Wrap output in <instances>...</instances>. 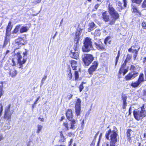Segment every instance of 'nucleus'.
<instances>
[{"mask_svg": "<svg viewBox=\"0 0 146 146\" xmlns=\"http://www.w3.org/2000/svg\"><path fill=\"white\" fill-rule=\"evenodd\" d=\"M75 42V41H74ZM75 44L74 45V49L75 51L78 52L79 48L78 45V41L77 43L74 42Z\"/></svg>", "mask_w": 146, "mask_h": 146, "instance_id": "cd10ccee", "label": "nucleus"}, {"mask_svg": "<svg viewBox=\"0 0 146 146\" xmlns=\"http://www.w3.org/2000/svg\"><path fill=\"white\" fill-rule=\"evenodd\" d=\"M9 50H7L6 52V54H8V53H9Z\"/></svg>", "mask_w": 146, "mask_h": 146, "instance_id": "69168bd1", "label": "nucleus"}, {"mask_svg": "<svg viewBox=\"0 0 146 146\" xmlns=\"http://www.w3.org/2000/svg\"><path fill=\"white\" fill-rule=\"evenodd\" d=\"M66 115L67 119L70 121H71L72 117V113L71 109H68L67 111Z\"/></svg>", "mask_w": 146, "mask_h": 146, "instance_id": "ddd939ff", "label": "nucleus"}, {"mask_svg": "<svg viewBox=\"0 0 146 146\" xmlns=\"http://www.w3.org/2000/svg\"><path fill=\"white\" fill-rule=\"evenodd\" d=\"M131 58V56L130 54H128L126 60H125L124 63H126L127 62H129V61Z\"/></svg>", "mask_w": 146, "mask_h": 146, "instance_id": "7c9ffc66", "label": "nucleus"}, {"mask_svg": "<svg viewBox=\"0 0 146 146\" xmlns=\"http://www.w3.org/2000/svg\"><path fill=\"white\" fill-rule=\"evenodd\" d=\"M131 131V130L130 129H129L127 131V137H130V132Z\"/></svg>", "mask_w": 146, "mask_h": 146, "instance_id": "8fccbe9b", "label": "nucleus"}, {"mask_svg": "<svg viewBox=\"0 0 146 146\" xmlns=\"http://www.w3.org/2000/svg\"><path fill=\"white\" fill-rule=\"evenodd\" d=\"M100 35V30H96L94 32V35L96 36H99Z\"/></svg>", "mask_w": 146, "mask_h": 146, "instance_id": "c9c22d12", "label": "nucleus"}, {"mask_svg": "<svg viewBox=\"0 0 146 146\" xmlns=\"http://www.w3.org/2000/svg\"><path fill=\"white\" fill-rule=\"evenodd\" d=\"M109 12L111 16L110 25H113L115 20L119 18V15L114 8L110 5H109Z\"/></svg>", "mask_w": 146, "mask_h": 146, "instance_id": "7ed1b4c3", "label": "nucleus"}, {"mask_svg": "<svg viewBox=\"0 0 146 146\" xmlns=\"http://www.w3.org/2000/svg\"><path fill=\"white\" fill-rule=\"evenodd\" d=\"M67 78L68 80H70L72 78V75L70 69H68L67 70Z\"/></svg>", "mask_w": 146, "mask_h": 146, "instance_id": "393cba45", "label": "nucleus"}, {"mask_svg": "<svg viewBox=\"0 0 146 146\" xmlns=\"http://www.w3.org/2000/svg\"><path fill=\"white\" fill-rule=\"evenodd\" d=\"M17 64V60L15 58H13L12 59L11 64L13 66H15Z\"/></svg>", "mask_w": 146, "mask_h": 146, "instance_id": "473e14b6", "label": "nucleus"}, {"mask_svg": "<svg viewBox=\"0 0 146 146\" xmlns=\"http://www.w3.org/2000/svg\"><path fill=\"white\" fill-rule=\"evenodd\" d=\"M84 46L82 48V50L84 52H88L93 49V46L91 39L89 38L86 37L84 42Z\"/></svg>", "mask_w": 146, "mask_h": 146, "instance_id": "20e7f679", "label": "nucleus"}, {"mask_svg": "<svg viewBox=\"0 0 146 146\" xmlns=\"http://www.w3.org/2000/svg\"><path fill=\"white\" fill-rule=\"evenodd\" d=\"M127 97L125 95L122 97V99L123 100V108L125 109L127 106V103L126 102Z\"/></svg>", "mask_w": 146, "mask_h": 146, "instance_id": "412c9836", "label": "nucleus"}, {"mask_svg": "<svg viewBox=\"0 0 146 146\" xmlns=\"http://www.w3.org/2000/svg\"><path fill=\"white\" fill-rule=\"evenodd\" d=\"M145 78L146 80V70L145 71Z\"/></svg>", "mask_w": 146, "mask_h": 146, "instance_id": "774afa93", "label": "nucleus"}, {"mask_svg": "<svg viewBox=\"0 0 146 146\" xmlns=\"http://www.w3.org/2000/svg\"><path fill=\"white\" fill-rule=\"evenodd\" d=\"M143 105L141 108L134 110L133 111V114L135 119L137 120L142 119L146 116V110L144 108Z\"/></svg>", "mask_w": 146, "mask_h": 146, "instance_id": "f03ea898", "label": "nucleus"}, {"mask_svg": "<svg viewBox=\"0 0 146 146\" xmlns=\"http://www.w3.org/2000/svg\"><path fill=\"white\" fill-rule=\"evenodd\" d=\"M84 124V120H83L82 122V126Z\"/></svg>", "mask_w": 146, "mask_h": 146, "instance_id": "338daca9", "label": "nucleus"}, {"mask_svg": "<svg viewBox=\"0 0 146 146\" xmlns=\"http://www.w3.org/2000/svg\"><path fill=\"white\" fill-rule=\"evenodd\" d=\"M131 113V107H130L129 110V115H130Z\"/></svg>", "mask_w": 146, "mask_h": 146, "instance_id": "680f3d73", "label": "nucleus"}, {"mask_svg": "<svg viewBox=\"0 0 146 146\" xmlns=\"http://www.w3.org/2000/svg\"><path fill=\"white\" fill-rule=\"evenodd\" d=\"M126 65V63H124L121 65L119 72V74H121L123 73V75H124L128 72V68H125Z\"/></svg>", "mask_w": 146, "mask_h": 146, "instance_id": "9b49d317", "label": "nucleus"}, {"mask_svg": "<svg viewBox=\"0 0 146 146\" xmlns=\"http://www.w3.org/2000/svg\"><path fill=\"white\" fill-rule=\"evenodd\" d=\"M75 79H77L79 77L78 73V71H75L74 73Z\"/></svg>", "mask_w": 146, "mask_h": 146, "instance_id": "79ce46f5", "label": "nucleus"}, {"mask_svg": "<svg viewBox=\"0 0 146 146\" xmlns=\"http://www.w3.org/2000/svg\"><path fill=\"white\" fill-rule=\"evenodd\" d=\"M28 30V28L27 27H22L20 29V32L21 33L27 32Z\"/></svg>", "mask_w": 146, "mask_h": 146, "instance_id": "bb28decb", "label": "nucleus"}, {"mask_svg": "<svg viewBox=\"0 0 146 146\" xmlns=\"http://www.w3.org/2000/svg\"><path fill=\"white\" fill-rule=\"evenodd\" d=\"M27 52L26 51H25V52H24L23 53V57L24 58H25V56H26L27 55Z\"/></svg>", "mask_w": 146, "mask_h": 146, "instance_id": "864d4df0", "label": "nucleus"}, {"mask_svg": "<svg viewBox=\"0 0 146 146\" xmlns=\"http://www.w3.org/2000/svg\"><path fill=\"white\" fill-rule=\"evenodd\" d=\"M3 139V136L1 135H0V141L1 140H2Z\"/></svg>", "mask_w": 146, "mask_h": 146, "instance_id": "e2e57ef3", "label": "nucleus"}, {"mask_svg": "<svg viewBox=\"0 0 146 146\" xmlns=\"http://www.w3.org/2000/svg\"><path fill=\"white\" fill-rule=\"evenodd\" d=\"M81 34L80 30H78L76 33V35L75 37V42L77 43L78 41H79L80 39V36Z\"/></svg>", "mask_w": 146, "mask_h": 146, "instance_id": "dca6fc26", "label": "nucleus"}, {"mask_svg": "<svg viewBox=\"0 0 146 146\" xmlns=\"http://www.w3.org/2000/svg\"><path fill=\"white\" fill-rule=\"evenodd\" d=\"M65 138H64V136L61 138V139L60 140V141L61 142V141L62 142H64L65 141Z\"/></svg>", "mask_w": 146, "mask_h": 146, "instance_id": "3c124183", "label": "nucleus"}, {"mask_svg": "<svg viewBox=\"0 0 146 146\" xmlns=\"http://www.w3.org/2000/svg\"><path fill=\"white\" fill-rule=\"evenodd\" d=\"M38 119L41 121H44V118H43L39 117Z\"/></svg>", "mask_w": 146, "mask_h": 146, "instance_id": "4d7b16f0", "label": "nucleus"}, {"mask_svg": "<svg viewBox=\"0 0 146 146\" xmlns=\"http://www.w3.org/2000/svg\"><path fill=\"white\" fill-rule=\"evenodd\" d=\"M3 106L2 105V104H1V106H0V112H2L3 111Z\"/></svg>", "mask_w": 146, "mask_h": 146, "instance_id": "5fc2aeb1", "label": "nucleus"}, {"mask_svg": "<svg viewBox=\"0 0 146 146\" xmlns=\"http://www.w3.org/2000/svg\"><path fill=\"white\" fill-rule=\"evenodd\" d=\"M138 52H135L133 55V58L134 60H135L137 56Z\"/></svg>", "mask_w": 146, "mask_h": 146, "instance_id": "de8ad7c7", "label": "nucleus"}, {"mask_svg": "<svg viewBox=\"0 0 146 146\" xmlns=\"http://www.w3.org/2000/svg\"><path fill=\"white\" fill-rule=\"evenodd\" d=\"M10 31H7L6 30V36L5 37H7H7H9V36L10 33Z\"/></svg>", "mask_w": 146, "mask_h": 146, "instance_id": "c03bdc74", "label": "nucleus"}, {"mask_svg": "<svg viewBox=\"0 0 146 146\" xmlns=\"http://www.w3.org/2000/svg\"><path fill=\"white\" fill-rule=\"evenodd\" d=\"M119 56H120V51H119L118 52L117 55V56L116 57V59H115V66L117 64V63Z\"/></svg>", "mask_w": 146, "mask_h": 146, "instance_id": "58836bf2", "label": "nucleus"}, {"mask_svg": "<svg viewBox=\"0 0 146 146\" xmlns=\"http://www.w3.org/2000/svg\"><path fill=\"white\" fill-rule=\"evenodd\" d=\"M132 6V12H136L137 11V9L136 7L133 5V4H132L131 5Z\"/></svg>", "mask_w": 146, "mask_h": 146, "instance_id": "f704fd0d", "label": "nucleus"}, {"mask_svg": "<svg viewBox=\"0 0 146 146\" xmlns=\"http://www.w3.org/2000/svg\"><path fill=\"white\" fill-rule=\"evenodd\" d=\"M136 69V67L134 65H131V66L130 70H134Z\"/></svg>", "mask_w": 146, "mask_h": 146, "instance_id": "a18cd8bd", "label": "nucleus"}, {"mask_svg": "<svg viewBox=\"0 0 146 146\" xmlns=\"http://www.w3.org/2000/svg\"><path fill=\"white\" fill-rule=\"evenodd\" d=\"M47 78V76H46L42 78L41 81V83L42 84L44 83V82L45 80Z\"/></svg>", "mask_w": 146, "mask_h": 146, "instance_id": "09e8293b", "label": "nucleus"}, {"mask_svg": "<svg viewBox=\"0 0 146 146\" xmlns=\"http://www.w3.org/2000/svg\"><path fill=\"white\" fill-rule=\"evenodd\" d=\"M94 44L96 48L97 49L101 50H103L104 49V48L101 42L100 41L98 43L95 42Z\"/></svg>", "mask_w": 146, "mask_h": 146, "instance_id": "f3484780", "label": "nucleus"}, {"mask_svg": "<svg viewBox=\"0 0 146 146\" xmlns=\"http://www.w3.org/2000/svg\"><path fill=\"white\" fill-rule=\"evenodd\" d=\"M138 74V73L135 71L132 72H130L125 77V79L127 80H129L133 79L136 77Z\"/></svg>", "mask_w": 146, "mask_h": 146, "instance_id": "1a4fd4ad", "label": "nucleus"}, {"mask_svg": "<svg viewBox=\"0 0 146 146\" xmlns=\"http://www.w3.org/2000/svg\"><path fill=\"white\" fill-rule=\"evenodd\" d=\"M77 122V121L74 119H73L70 122V128L71 129H74V126L76 124Z\"/></svg>", "mask_w": 146, "mask_h": 146, "instance_id": "5701e85b", "label": "nucleus"}, {"mask_svg": "<svg viewBox=\"0 0 146 146\" xmlns=\"http://www.w3.org/2000/svg\"><path fill=\"white\" fill-rule=\"evenodd\" d=\"M11 106V105L10 104L6 107L4 115V118L9 120V121H10L11 116L13 113V112L10 111Z\"/></svg>", "mask_w": 146, "mask_h": 146, "instance_id": "0eeeda50", "label": "nucleus"}, {"mask_svg": "<svg viewBox=\"0 0 146 146\" xmlns=\"http://www.w3.org/2000/svg\"><path fill=\"white\" fill-rule=\"evenodd\" d=\"M40 98V96H39L38 97V98H37V100H36L35 102L34 103V104H36L37 103V102L38 101V100Z\"/></svg>", "mask_w": 146, "mask_h": 146, "instance_id": "13d9d810", "label": "nucleus"}, {"mask_svg": "<svg viewBox=\"0 0 146 146\" xmlns=\"http://www.w3.org/2000/svg\"><path fill=\"white\" fill-rule=\"evenodd\" d=\"M140 84L137 81L136 82H132L130 84V86L133 88L138 87Z\"/></svg>", "mask_w": 146, "mask_h": 146, "instance_id": "a878e982", "label": "nucleus"}, {"mask_svg": "<svg viewBox=\"0 0 146 146\" xmlns=\"http://www.w3.org/2000/svg\"><path fill=\"white\" fill-rule=\"evenodd\" d=\"M7 37H5V40L4 41V44L3 45V47H4L6 46L7 45V44L8 41L7 40Z\"/></svg>", "mask_w": 146, "mask_h": 146, "instance_id": "a19ab883", "label": "nucleus"}, {"mask_svg": "<svg viewBox=\"0 0 146 146\" xmlns=\"http://www.w3.org/2000/svg\"><path fill=\"white\" fill-rule=\"evenodd\" d=\"M94 59V57L90 54H84L82 60L86 66H88L92 62Z\"/></svg>", "mask_w": 146, "mask_h": 146, "instance_id": "39448f33", "label": "nucleus"}, {"mask_svg": "<svg viewBox=\"0 0 146 146\" xmlns=\"http://www.w3.org/2000/svg\"><path fill=\"white\" fill-rule=\"evenodd\" d=\"M70 63L73 69V70H76V68L77 67V62L75 60H72L71 61Z\"/></svg>", "mask_w": 146, "mask_h": 146, "instance_id": "6ab92c4d", "label": "nucleus"}, {"mask_svg": "<svg viewBox=\"0 0 146 146\" xmlns=\"http://www.w3.org/2000/svg\"><path fill=\"white\" fill-rule=\"evenodd\" d=\"M143 0H133L132 1L133 3H136L137 4H140Z\"/></svg>", "mask_w": 146, "mask_h": 146, "instance_id": "4c0bfd02", "label": "nucleus"}, {"mask_svg": "<svg viewBox=\"0 0 146 146\" xmlns=\"http://www.w3.org/2000/svg\"><path fill=\"white\" fill-rule=\"evenodd\" d=\"M81 100L78 98L76 100L75 105V112L77 116L79 115L80 113Z\"/></svg>", "mask_w": 146, "mask_h": 146, "instance_id": "6e6552de", "label": "nucleus"}, {"mask_svg": "<svg viewBox=\"0 0 146 146\" xmlns=\"http://www.w3.org/2000/svg\"><path fill=\"white\" fill-rule=\"evenodd\" d=\"M124 3V6L125 7H126L127 5V1L126 0H123Z\"/></svg>", "mask_w": 146, "mask_h": 146, "instance_id": "603ef678", "label": "nucleus"}, {"mask_svg": "<svg viewBox=\"0 0 146 146\" xmlns=\"http://www.w3.org/2000/svg\"><path fill=\"white\" fill-rule=\"evenodd\" d=\"M11 22H9L8 23V25L7 27L6 30L7 31H11L12 28V26L11 25Z\"/></svg>", "mask_w": 146, "mask_h": 146, "instance_id": "72a5a7b5", "label": "nucleus"}, {"mask_svg": "<svg viewBox=\"0 0 146 146\" xmlns=\"http://www.w3.org/2000/svg\"><path fill=\"white\" fill-rule=\"evenodd\" d=\"M102 18L103 19L105 22H108L109 21V23L110 24V19L109 17V15L106 12H105L102 14Z\"/></svg>", "mask_w": 146, "mask_h": 146, "instance_id": "4468645a", "label": "nucleus"}, {"mask_svg": "<svg viewBox=\"0 0 146 146\" xmlns=\"http://www.w3.org/2000/svg\"><path fill=\"white\" fill-rule=\"evenodd\" d=\"M17 74V71L14 69H11L10 72V75L12 77H15Z\"/></svg>", "mask_w": 146, "mask_h": 146, "instance_id": "b1692460", "label": "nucleus"}, {"mask_svg": "<svg viewBox=\"0 0 146 146\" xmlns=\"http://www.w3.org/2000/svg\"><path fill=\"white\" fill-rule=\"evenodd\" d=\"M108 39V37L107 38H106L105 39V40H104V43H105V44H106L107 43V42H108V41H107V39Z\"/></svg>", "mask_w": 146, "mask_h": 146, "instance_id": "bf43d9fd", "label": "nucleus"}, {"mask_svg": "<svg viewBox=\"0 0 146 146\" xmlns=\"http://www.w3.org/2000/svg\"><path fill=\"white\" fill-rule=\"evenodd\" d=\"M20 27V26L19 25L16 26L14 31H13V33L15 34L17 33L18 32Z\"/></svg>", "mask_w": 146, "mask_h": 146, "instance_id": "c756f323", "label": "nucleus"}, {"mask_svg": "<svg viewBox=\"0 0 146 146\" xmlns=\"http://www.w3.org/2000/svg\"><path fill=\"white\" fill-rule=\"evenodd\" d=\"M140 48V47H138L136 45L132 46L131 47L129 48L128 51L132 53L138 52Z\"/></svg>", "mask_w": 146, "mask_h": 146, "instance_id": "f8f14e48", "label": "nucleus"}, {"mask_svg": "<svg viewBox=\"0 0 146 146\" xmlns=\"http://www.w3.org/2000/svg\"><path fill=\"white\" fill-rule=\"evenodd\" d=\"M17 57V63L19 66V68L23 67V65L25 63L27 60L26 58H23L20 52H18L16 54Z\"/></svg>", "mask_w": 146, "mask_h": 146, "instance_id": "423d86ee", "label": "nucleus"}, {"mask_svg": "<svg viewBox=\"0 0 146 146\" xmlns=\"http://www.w3.org/2000/svg\"><path fill=\"white\" fill-rule=\"evenodd\" d=\"M72 96L73 95L71 94H70V95H68V99L69 100L70 99L72 98Z\"/></svg>", "mask_w": 146, "mask_h": 146, "instance_id": "6e6d98bb", "label": "nucleus"}, {"mask_svg": "<svg viewBox=\"0 0 146 146\" xmlns=\"http://www.w3.org/2000/svg\"><path fill=\"white\" fill-rule=\"evenodd\" d=\"M100 4L98 3L96 4L94 6V9H93V11H95L96 10L98 9V8L100 6Z\"/></svg>", "mask_w": 146, "mask_h": 146, "instance_id": "ea45409f", "label": "nucleus"}, {"mask_svg": "<svg viewBox=\"0 0 146 146\" xmlns=\"http://www.w3.org/2000/svg\"><path fill=\"white\" fill-rule=\"evenodd\" d=\"M142 7L143 8H146V0H145L143 2Z\"/></svg>", "mask_w": 146, "mask_h": 146, "instance_id": "37998d69", "label": "nucleus"}, {"mask_svg": "<svg viewBox=\"0 0 146 146\" xmlns=\"http://www.w3.org/2000/svg\"><path fill=\"white\" fill-rule=\"evenodd\" d=\"M73 141V140L72 139H71L70 140V144H69L71 145V144L72 142Z\"/></svg>", "mask_w": 146, "mask_h": 146, "instance_id": "0e129e2a", "label": "nucleus"}, {"mask_svg": "<svg viewBox=\"0 0 146 146\" xmlns=\"http://www.w3.org/2000/svg\"><path fill=\"white\" fill-rule=\"evenodd\" d=\"M84 83H85L82 82L81 84L80 85V86H79V89L80 92H81L83 89L84 87L83 86V84Z\"/></svg>", "mask_w": 146, "mask_h": 146, "instance_id": "e433bc0d", "label": "nucleus"}, {"mask_svg": "<svg viewBox=\"0 0 146 146\" xmlns=\"http://www.w3.org/2000/svg\"><path fill=\"white\" fill-rule=\"evenodd\" d=\"M15 42L16 44L20 46L24 44L23 39L21 38H19L16 39L15 40Z\"/></svg>", "mask_w": 146, "mask_h": 146, "instance_id": "a211bd4d", "label": "nucleus"}, {"mask_svg": "<svg viewBox=\"0 0 146 146\" xmlns=\"http://www.w3.org/2000/svg\"><path fill=\"white\" fill-rule=\"evenodd\" d=\"M89 25V27L88 29V31L89 32L93 30L96 27L95 24L93 22L90 23Z\"/></svg>", "mask_w": 146, "mask_h": 146, "instance_id": "4be33fe9", "label": "nucleus"}, {"mask_svg": "<svg viewBox=\"0 0 146 146\" xmlns=\"http://www.w3.org/2000/svg\"><path fill=\"white\" fill-rule=\"evenodd\" d=\"M98 66V63L96 62H94L92 64V65L88 70V72L90 74H93L94 72L95 71Z\"/></svg>", "mask_w": 146, "mask_h": 146, "instance_id": "9d476101", "label": "nucleus"}, {"mask_svg": "<svg viewBox=\"0 0 146 146\" xmlns=\"http://www.w3.org/2000/svg\"><path fill=\"white\" fill-rule=\"evenodd\" d=\"M143 93L144 95L146 96V89L143 91Z\"/></svg>", "mask_w": 146, "mask_h": 146, "instance_id": "052dcab7", "label": "nucleus"}, {"mask_svg": "<svg viewBox=\"0 0 146 146\" xmlns=\"http://www.w3.org/2000/svg\"><path fill=\"white\" fill-rule=\"evenodd\" d=\"M105 137L107 139L110 140V145L109 142H105L103 143L102 146H117L115 145V143L117 142L119 138L117 134V129L115 127H114L113 130L110 129L108 131H107Z\"/></svg>", "mask_w": 146, "mask_h": 146, "instance_id": "f257e3e1", "label": "nucleus"}, {"mask_svg": "<svg viewBox=\"0 0 146 146\" xmlns=\"http://www.w3.org/2000/svg\"><path fill=\"white\" fill-rule=\"evenodd\" d=\"M70 56L72 58L77 59L79 57V54L78 52L71 51L70 53Z\"/></svg>", "mask_w": 146, "mask_h": 146, "instance_id": "2eb2a0df", "label": "nucleus"}, {"mask_svg": "<svg viewBox=\"0 0 146 146\" xmlns=\"http://www.w3.org/2000/svg\"><path fill=\"white\" fill-rule=\"evenodd\" d=\"M141 25L143 29H146V24L145 23L143 22L142 23Z\"/></svg>", "mask_w": 146, "mask_h": 146, "instance_id": "49530a36", "label": "nucleus"}, {"mask_svg": "<svg viewBox=\"0 0 146 146\" xmlns=\"http://www.w3.org/2000/svg\"><path fill=\"white\" fill-rule=\"evenodd\" d=\"M143 76V74L141 73L139 76L138 80H137L140 84L144 81Z\"/></svg>", "mask_w": 146, "mask_h": 146, "instance_id": "aec40b11", "label": "nucleus"}, {"mask_svg": "<svg viewBox=\"0 0 146 146\" xmlns=\"http://www.w3.org/2000/svg\"><path fill=\"white\" fill-rule=\"evenodd\" d=\"M63 125L65 127L66 130L68 131L69 129V124L67 121L64 122L63 124Z\"/></svg>", "mask_w": 146, "mask_h": 146, "instance_id": "c85d7f7f", "label": "nucleus"}, {"mask_svg": "<svg viewBox=\"0 0 146 146\" xmlns=\"http://www.w3.org/2000/svg\"><path fill=\"white\" fill-rule=\"evenodd\" d=\"M37 127V132L38 133L41 130L42 128V126L41 125H38Z\"/></svg>", "mask_w": 146, "mask_h": 146, "instance_id": "2f4dec72", "label": "nucleus"}]
</instances>
